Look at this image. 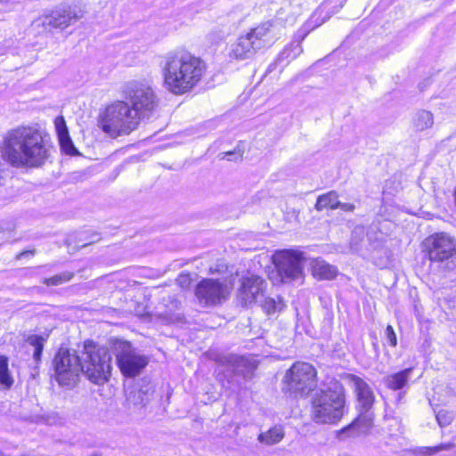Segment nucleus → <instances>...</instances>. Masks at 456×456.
<instances>
[{"label":"nucleus","mask_w":456,"mask_h":456,"mask_svg":"<svg viewBox=\"0 0 456 456\" xmlns=\"http://www.w3.org/2000/svg\"><path fill=\"white\" fill-rule=\"evenodd\" d=\"M111 354L107 347L99 346L92 340L84 343L82 355L75 351L61 348L53 358L55 379L60 386L73 387L83 372L96 385L107 382L111 375Z\"/></svg>","instance_id":"f257e3e1"},{"label":"nucleus","mask_w":456,"mask_h":456,"mask_svg":"<svg viewBox=\"0 0 456 456\" xmlns=\"http://www.w3.org/2000/svg\"><path fill=\"white\" fill-rule=\"evenodd\" d=\"M53 151L49 134L37 125L19 126L9 130L1 145L3 159L13 167L38 168Z\"/></svg>","instance_id":"f03ea898"},{"label":"nucleus","mask_w":456,"mask_h":456,"mask_svg":"<svg viewBox=\"0 0 456 456\" xmlns=\"http://www.w3.org/2000/svg\"><path fill=\"white\" fill-rule=\"evenodd\" d=\"M162 71L167 90L181 95L199 84L206 71V65L200 58L179 50L170 52L164 57Z\"/></svg>","instance_id":"7ed1b4c3"},{"label":"nucleus","mask_w":456,"mask_h":456,"mask_svg":"<svg viewBox=\"0 0 456 456\" xmlns=\"http://www.w3.org/2000/svg\"><path fill=\"white\" fill-rule=\"evenodd\" d=\"M345 403L343 385L338 380L331 379L313 396V419L319 424L336 423L344 415Z\"/></svg>","instance_id":"20e7f679"},{"label":"nucleus","mask_w":456,"mask_h":456,"mask_svg":"<svg viewBox=\"0 0 456 456\" xmlns=\"http://www.w3.org/2000/svg\"><path fill=\"white\" fill-rule=\"evenodd\" d=\"M273 21H266L240 36L231 45L229 57L238 61L252 58L257 51L273 43Z\"/></svg>","instance_id":"39448f33"},{"label":"nucleus","mask_w":456,"mask_h":456,"mask_svg":"<svg viewBox=\"0 0 456 456\" xmlns=\"http://www.w3.org/2000/svg\"><path fill=\"white\" fill-rule=\"evenodd\" d=\"M138 117L127 102L118 101L109 105L100 119L102 131L111 137L128 134L137 128Z\"/></svg>","instance_id":"423d86ee"},{"label":"nucleus","mask_w":456,"mask_h":456,"mask_svg":"<svg viewBox=\"0 0 456 456\" xmlns=\"http://www.w3.org/2000/svg\"><path fill=\"white\" fill-rule=\"evenodd\" d=\"M124 94L139 120L149 119L157 113L159 99L147 82L130 81L126 85Z\"/></svg>","instance_id":"0eeeda50"},{"label":"nucleus","mask_w":456,"mask_h":456,"mask_svg":"<svg viewBox=\"0 0 456 456\" xmlns=\"http://www.w3.org/2000/svg\"><path fill=\"white\" fill-rule=\"evenodd\" d=\"M316 370L308 362H297L286 372L284 389L295 395H307L316 387Z\"/></svg>","instance_id":"6e6552de"},{"label":"nucleus","mask_w":456,"mask_h":456,"mask_svg":"<svg viewBox=\"0 0 456 456\" xmlns=\"http://www.w3.org/2000/svg\"><path fill=\"white\" fill-rule=\"evenodd\" d=\"M114 350L118 366L125 377L134 378L139 375L148 364L147 357L127 341L117 340Z\"/></svg>","instance_id":"1a4fd4ad"},{"label":"nucleus","mask_w":456,"mask_h":456,"mask_svg":"<svg viewBox=\"0 0 456 456\" xmlns=\"http://www.w3.org/2000/svg\"><path fill=\"white\" fill-rule=\"evenodd\" d=\"M273 259L281 281L290 282L302 276V254L292 250H281L276 252Z\"/></svg>","instance_id":"9d476101"},{"label":"nucleus","mask_w":456,"mask_h":456,"mask_svg":"<svg viewBox=\"0 0 456 456\" xmlns=\"http://www.w3.org/2000/svg\"><path fill=\"white\" fill-rule=\"evenodd\" d=\"M428 256L432 262H444L456 255V239L446 232H437L425 241Z\"/></svg>","instance_id":"9b49d317"},{"label":"nucleus","mask_w":456,"mask_h":456,"mask_svg":"<svg viewBox=\"0 0 456 456\" xmlns=\"http://www.w3.org/2000/svg\"><path fill=\"white\" fill-rule=\"evenodd\" d=\"M227 286L214 279H203L195 289L199 302L206 306L221 304L227 297Z\"/></svg>","instance_id":"f8f14e48"},{"label":"nucleus","mask_w":456,"mask_h":456,"mask_svg":"<svg viewBox=\"0 0 456 456\" xmlns=\"http://www.w3.org/2000/svg\"><path fill=\"white\" fill-rule=\"evenodd\" d=\"M216 362L228 378L233 376L247 378L255 369L253 362L248 358L237 354L220 355Z\"/></svg>","instance_id":"ddd939ff"},{"label":"nucleus","mask_w":456,"mask_h":456,"mask_svg":"<svg viewBox=\"0 0 456 456\" xmlns=\"http://www.w3.org/2000/svg\"><path fill=\"white\" fill-rule=\"evenodd\" d=\"M373 427V419L368 413H359L358 417L346 427L337 432L336 437L339 441L355 439L368 436Z\"/></svg>","instance_id":"4468645a"},{"label":"nucleus","mask_w":456,"mask_h":456,"mask_svg":"<svg viewBox=\"0 0 456 456\" xmlns=\"http://www.w3.org/2000/svg\"><path fill=\"white\" fill-rule=\"evenodd\" d=\"M265 284V280L256 275L243 278L239 289V297L242 304L248 305L256 302L259 297H263Z\"/></svg>","instance_id":"2eb2a0df"},{"label":"nucleus","mask_w":456,"mask_h":456,"mask_svg":"<svg viewBox=\"0 0 456 456\" xmlns=\"http://www.w3.org/2000/svg\"><path fill=\"white\" fill-rule=\"evenodd\" d=\"M349 379L354 387L357 395L359 413H368L370 418H374L371 411L375 397L370 387L360 377L350 375Z\"/></svg>","instance_id":"dca6fc26"},{"label":"nucleus","mask_w":456,"mask_h":456,"mask_svg":"<svg viewBox=\"0 0 456 456\" xmlns=\"http://www.w3.org/2000/svg\"><path fill=\"white\" fill-rule=\"evenodd\" d=\"M80 17L72 12L70 10L63 12H53L50 16L46 17L44 23L55 28H65L70 24L76 22Z\"/></svg>","instance_id":"f3484780"},{"label":"nucleus","mask_w":456,"mask_h":456,"mask_svg":"<svg viewBox=\"0 0 456 456\" xmlns=\"http://www.w3.org/2000/svg\"><path fill=\"white\" fill-rule=\"evenodd\" d=\"M303 52L300 42H292L288 46H286L281 53L278 55L275 61L269 65L268 71L270 72L274 66L277 64H283L286 61V64L290 61L297 58Z\"/></svg>","instance_id":"a211bd4d"},{"label":"nucleus","mask_w":456,"mask_h":456,"mask_svg":"<svg viewBox=\"0 0 456 456\" xmlns=\"http://www.w3.org/2000/svg\"><path fill=\"white\" fill-rule=\"evenodd\" d=\"M411 371V368H407L387 376L385 379L386 386L392 390L403 389L407 385Z\"/></svg>","instance_id":"6ab92c4d"},{"label":"nucleus","mask_w":456,"mask_h":456,"mask_svg":"<svg viewBox=\"0 0 456 456\" xmlns=\"http://www.w3.org/2000/svg\"><path fill=\"white\" fill-rule=\"evenodd\" d=\"M338 270L334 265L323 260H315L313 265V274L322 280H332L337 276Z\"/></svg>","instance_id":"aec40b11"},{"label":"nucleus","mask_w":456,"mask_h":456,"mask_svg":"<svg viewBox=\"0 0 456 456\" xmlns=\"http://www.w3.org/2000/svg\"><path fill=\"white\" fill-rule=\"evenodd\" d=\"M339 200L337 191H330L325 194L320 195L317 199L315 208L318 211L323 209H336L338 208Z\"/></svg>","instance_id":"412c9836"},{"label":"nucleus","mask_w":456,"mask_h":456,"mask_svg":"<svg viewBox=\"0 0 456 456\" xmlns=\"http://www.w3.org/2000/svg\"><path fill=\"white\" fill-rule=\"evenodd\" d=\"M14 383V379L11 374L8 364V358L0 355V389L9 390Z\"/></svg>","instance_id":"4be33fe9"},{"label":"nucleus","mask_w":456,"mask_h":456,"mask_svg":"<svg viewBox=\"0 0 456 456\" xmlns=\"http://www.w3.org/2000/svg\"><path fill=\"white\" fill-rule=\"evenodd\" d=\"M284 437V430L281 426H275L258 436V441L266 445L278 444Z\"/></svg>","instance_id":"5701e85b"},{"label":"nucleus","mask_w":456,"mask_h":456,"mask_svg":"<svg viewBox=\"0 0 456 456\" xmlns=\"http://www.w3.org/2000/svg\"><path fill=\"white\" fill-rule=\"evenodd\" d=\"M434 124L433 114L428 110H419L413 119V126L417 131H424Z\"/></svg>","instance_id":"b1692460"},{"label":"nucleus","mask_w":456,"mask_h":456,"mask_svg":"<svg viewBox=\"0 0 456 456\" xmlns=\"http://www.w3.org/2000/svg\"><path fill=\"white\" fill-rule=\"evenodd\" d=\"M261 306L263 310L269 315L275 314L276 312L281 311L285 304L281 297H265L262 303Z\"/></svg>","instance_id":"393cba45"},{"label":"nucleus","mask_w":456,"mask_h":456,"mask_svg":"<svg viewBox=\"0 0 456 456\" xmlns=\"http://www.w3.org/2000/svg\"><path fill=\"white\" fill-rule=\"evenodd\" d=\"M27 342L34 347L33 359L36 362H39L41 361L45 338L40 335L34 334L28 337Z\"/></svg>","instance_id":"a878e982"},{"label":"nucleus","mask_w":456,"mask_h":456,"mask_svg":"<svg viewBox=\"0 0 456 456\" xmlns=\"http://www.w3.org/2000/svg\"><path fill=\"white\" fill-rule=\"evenodd\" d=\"M365 237V229L363 226H356L353 232L350 240V250L354 253L359 252L362 248Z\"/></svg>","instance_id":"bb28decb"},{"label":"nucleus","mask_w":456,"mask_h":456,"mask_svg":"<svg viewBox=\"0 0 456 456\" xmlns=\"http://www.w3.org/2000/svg\"><path fill=\"white\" fill-rule=\"evenodd\" d=\"M452 447V444H440L436 446H424L418 447L413 450V454L415 456H431L442 451L450 450Z\"/></svg>","instance_id":"cd10ccee"},{"label":"nucleus","mask_w":456,"mask_h":456,"mask_svg":"<svg viewBox=\"0 0 456 456\" xmlns=\"http://www.w3.org/2000/svg\"><path fill=\"white\" fill-rule=\"evenodd\" d=\"M126 401L134 407H144L148 402L147 394L142 390H132L129 392Z\"/></svg>","instance_id":"c85d7f7f"},{"label":"nucleus","mask_w":456,"mask_h":456,"mask_svg":"<svg viewBox=\"0 0 456 456\" xmlns=\"http://www.w3.org/2000/svg\"><path fill=\"white\" fill-rule=\"evenodd\" d=\"M73 275V273L66 271L53 277L45 278L43 282L46 286H57L70 281Z\"/></svg>","instance_id":"c756f323"},{"label":"nucleus","mask_w":456,"mask_h":456,"mask_svg":"<svg viewBox=\"0 0 456 456\" xmlns=\"http://www.w3.org/2000/svg\"><path fill=\"white\" fill-rule=\"evenodd\" d=\"M58 139L61 149L64 153L69 155L77 154V151L75 148L69 134L59 136Z\"/></svg>","instance_id":"7c9ffc66"},{"label":"nucleus","mask_w":456,"mask_h":456,"mask_svg":"<svg viewBox=\"0 0 456 456\" xmlns=\"http://www.w3.org/2000/svg\"><path fill=\"white\" fill-rule=\"evenodd\" d=\"M437 423L440 427L444 428L451 424L453 419V413L447 410H440L436 415Z\"/></svg>","instance_id":"2f4dec72"},{"label":"nucleus","mask_w":456,"mask_h":456,"mask_svg":"<svg viewBox=\"0 0 456 456\" xmlns=\"http://www.w3.org/2000/svg\"><path fill=\"white\" fill-rule=\"evenodd\" d=\"M54 125L58 137L69 134L68 127L62 116H59L55 118Z\"/></svg>","instance_id":"473e14b6"},{"label":"nucleus","mask_w":456,"mask_h":456,"mask_svg":"<svg viewBox=\"0 0 456 456\" xmlns=\"http://www.w3.org/2000/svg\"><path fill=\"white\" fill-rule=\"evenodd\" d=\"M385 335L387 343H389L391 346L395 347L397 345V339L395 332L391 325L387 326L385 330Z\"/></svg>","instance_id":"72a5a7b5"},{"label":"nucleus","mask_w":456,"mask_h":456,"mask_svg":"<svg viewBox=\"0 0 456 456\" xmlns=\"http://www.w3.org/2000/svg\"><path fill=\"white\" fill-rule=\"evenodd\" d=\"M326 5H327V3H324L314 13V15L312 16L311 20H312V22L314 21H316L317 22V16H321L322 14V12H326Z\"/></svg>","instance_id":"f704fd0d"},{"label":"nucleus","mask_w":456,"mask_h":456,"mask_svg":"<svg viewBox=\"0 0 456 456\" xmlns=\"http://www.w3.org/2000/svg\"><path fill=\"white\" fill-rule=\"evenodd\" d=\"M338 208L345 212H353L355 208L354 205L352 203H341L339 201Z\"/></svg>","instance_id":"c9c22d12"},{"label":"nucleus","mask_w":456,"mask_h":456,"mask_svg":"<svg viewBox=\"0 0 456 456\" xmlns=\"http://www.w3.org/2000/svg\"><path fill=\"white\" fill-rule=\"evenodd\" d=\"M35 254V250H27V251H23V252H20L17 255L16 258L17 259H21L27 256H34Z\"/></svg>","instance_id":"e433bc0d"},{"label":"nucleus","mask_w":456,"mask_h":456,"mask_svg":"<svg viewBox=\"0 0 456 456\" xmlns=\"http://www.w3.org/2000/svg\"><path fill=\"white\" fill-rule=\"evenodd\" d=\"M329 19V16L325 15L320 22L316 23L315 26H320L321 24L324 23L326 21V20Z\"/></svg>","instance_id":"4c0bfd02"},{"label":"nucleus","mask_w":456,"mask_h":456,"mask_svg":"<svg viewBox=\"0 0 456 456\" xmlns=\"http://www.w3.org/2000/svg\"><path fill=\"white\" fill-rule=\"evenodd\" d=\"M186 280H187V277L186 276H183V275L179 276V278H178V281L181 283H183V281L185 282Z\"/></svg>","instance_id":"58836bf2"},{"label":"nucleus","mask_w":456,"mask_h":456,"mask_svg":"<svg viewBox=\"0 0 456 456\" xmlns=\"http://www.w3.org/2000/svg\"><path fill=\"white\" fill-rule=\"evenodd\" d=\"M453 196H454V204L456 207V188L454 189Z\"/></svg>","instance_id":"ea45409f"},{"label":"nucleus","mask_w":456,"mask_h":456,"mask_svg":"<svg viewBox=\"0 0 456 456\" xmlns=\"http://www.w3.org/2000/svg\"><path fill=\"white\" fill-rule=\"evenodd\" d=\"M10 0H0L2 3H8Z\"/></svg>","instance_id":"a19ab883"},{"label":"nucleus","mask_w":456,"mask_h":456,"mask_svg":"<svg viewBox=\"0 0 456 456\" xmlns=\"http://www.w3.org/2000/svg\"><path fill=\"white\" fill-rule=\"evenodd\" d=\"M226 154H227L228 156H230V155H232L233 153H232V152H227Z\"/></svg>","instance_id":"79ce46f5"},{"label":"nucleus","mask_w":456,"mask_h":456,"mask_svg":"<svg viewBox=\"0 0 456 456\" xmlns=\"http://www.w3.org/2000/svg\"><path fill=\"white\" fill-rule=\"evenodd\" d=\"M2 54V53H0V55Z\"/></svg>","instance_id":"37998d69"},{"label":"nucleus","mask_w":456,"mask_h":456,"mask_svg":"<svg viewBox=\"0 0 456 456\" xmlns=\"http://www.w3.org/2000/svg\"><path fill=\"white\" fill-rule=\"evenodd\" d=\"M94 456H98V455L95 454Z\"/></svg>","instance_id":"c03bdc74"}]
</instances>
